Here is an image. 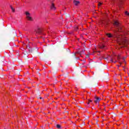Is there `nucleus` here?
I'll use <instances>...</instances> for the list:
<instances>
[{"label": "nucleus", "instance_id": "obj_1", "mask_svg": "<svg viewBox=\"0 0 129 129\" xmlns=\"http://www.w3.org/2000/svg\"><path fill=\"white\" fill-rule=\"evenodd\" d=\"M114 33L115 35L114 37L117 38V42L119 45H124V44L127 42L126 39H122L121 36L118 35L117 31H115Z\"/></svg>", "mask_w": 129, "mask_h": 129}, {"label": "nucleus", "instance_id": "obj_2", "mask_svg": "<svg viewBox=\"0 0 129 129\" xmlns=\"http://www.w3.org/2000/svg\"><path fill=\"white\" fill-rule=\"evenodd\" d=\"M26 15V18L28 20V21H33V19L30 16V13L26 12L25 13Z\"/></svg>", "mask_w": 129, "mask_h": 129}, {"label": "nucleus", "instance_id": "obj_3", "mask_svg": "<svg viewBox=\"0 0 129 129\" xmlns=\"http://www.w3.org/2000/svg\"><path fill=\"white\" fill-rule=\"evenodd\" d=\"M77 54H79V55H85V50H83L82 51L79 50L77 51Z\"/></svg>", "mask_w": 129, "mask_h": 129}, {"label": "nucleus", "instance_id": "obj_4", "mask_svg": "<svg viewBox=\"0 0 129 129\" xmlns=\"http://www.w3.org/2000/svg\"><path fill=\"white\" fill-rule=\"evenodd\" d=\"M95 99L94 100L95 103H97L98 102H99V101H100V100L101 99H100V98H99V97H95Z\"/></svg>", "mask_w": 129, "mask_h": 129}, {"label": "nucleus", "instance_id": "obj_5", "mask_svg": "<svg viewBox=\"0 0 129 129\" xmlns=\"http://www.w3.org/2000/svg\"><path fill=\"white\" fill-rule=\"evenodd\" d=\"M50 9L52 11H55V10H56V7H55V5H54V4L52 3Z\"/></svg>", "mask_w": 129, "mask_h": 129}, {"label": "nucleus", "instance_id": "obj_6", "mask_svg": "<svg viewBox=\"0 0 129 129\" xmlns=\"http://www.w3.org/2000/svg\"><path fill=\"white\" fill-rule=\"evenodd\" d=\"M73 3H74V5L76 6H78V5H79V4H80V2L77 1L76 0H74Z\"/></svg>", "mask_w": 129, "mask_h": 129}, {"label": "nucleus", "instance_id": "obj_7", "mask_svg": "<svg viewBox=\"0 0 129 129\" xmlns=\"http://www.w3.org/2000/svg\"><path fill=\"white\" fill-rule=\"evenodd\" d=\"M36 32L37 34H41L42 30H41V29L38 28Z\"/></svg>", "mask_w": 129, "mask_h": 129}, {"label": "nucleus", "instance_id": "obj_8", "mask_svg": "<svg viewBox=\"0 0 129 129\" xmlns=\"http://www.w3.org/2000/svg\"><path fill=\"white\" fill-rule=\"evenodd\" d=\"M106 36H107L108 38H112V37H113L112 35H111V34L110 33H107Z\"/></svg>", "mask_w": 129, "mask_h": 129}, {"label": "nucleus", "instance_id": "obj_9", "mask_svg": "<svg viewBox=\"0 0 129 129\" xmlns=\"http://www.w3.org/2000/svg\"><path fill=\"white\" fill-rule=\"evenodd\" d=\"M114 25L116 27H118V25H119L118 22H117V21H115L114 23Z\"/></svg>", "mask_w": 129, "mask_h": 129}, {"label": "nucleus", "instance_id": "obj_10", "mask_svg": "<svg viewBox=\"0 0 129 129\" xmlns=\"http://www.w3.org/2000/svg\"><path fill=\"white\" fill-rule=\"evenodd\" d=\"M11 10H12V12H13V13H15V12H16V10H15V9H14L13 7L11 6Z\"/></svg>", "mask_w": 129, "mask_h": 129}, {"label": "nucleus", "instance_id": "obj_11", "mask_svg": "<svg viewBox=\"0 0 129 129\" xmlns=\"http://www.w3.org/2000/svg\"><path fill=\"white\" fill-rule=\"evenodd\" d=\"M57 128H61V125L59 124L56 125Z\"/></svg>", "mask_w": 129, "mask_h": 129}, {"label": "nucleus", "instance_id": "obj_12", "mask_svg": "<svg viewBox=\"0 0 129 129\" xmlns=\"http://www.w3.org/2000/svg\"><path fill=\"white\" fill-rule=\"evenodd\" d=\"M28 51L29 53H32V52H33V49H32V48L30 47V48L28 49Z\"/></svg>", "mask_w": 129, "mask_h": 129}, {"label": "nucleus", "instance_id": "obj_13", "mask_svg": "<svg viewBox=\"0 0 129 129\" xmlns=\"http://www.w3.org/2000/svg\"><path fill=\"white\" fill-rule=\"evenodd\" d=\"M99 48L100 49H103V48H104V45H99Z\"/></svg>", "mask_w": 129, "mask_h": 129}, {"label": "nucleus", "instance_id": "obj_14", "mask_svg": "<svg viewBox=\"0 0 129 129\" xmlns=\"http://www.w3.org/2000/svg\"><path fill=\"white\" fill-rule=\"evenodd\" d=\"M90 102H92V100H89L88 101L87 104H89V103H90Z\"/></svg>", "mask_w": 129, "mask_h": 129}, {"label": "nucleus", "instance_id": "obj_15", "mask_svg": "<svg viewBox=\"0 0 129 129\" xmlns=\"http://www.w3.org/2000/svg\"><path fill=\"white\" fill-rule=\"evenodd\" d=\"M27 47V49L28 50L29 49H30L31 48V47H30V45H27L26 46Z\"/></svg>", "mask_w": 129, "mask_h": 129}, {"label": "nucleus", "instance_id": "obj_16", "mask_svg": "<svg viewBox=\"0 0 129 129\" xmlns=\"http://www.w3.org/2000/svg\"><path fill=\"white\" fill-rule=\"evenodd\" d=\"M102 5V3L99 2V4H98V7H100Z\"/></svg>", "mask_w": 129, "mask_h": 129}, {"label": "nucleus", "instance_id": "obj_17", "mask_svg": "<svg viewBox=\"0 0 129 129\" xmlns=\"http://www.w3.org/2000/svg\"><path fill=\"white\" fill-rule=\"evenodd\" d=\"M117 60H119L120 59V55H118L117 57Z\"/></svg>", "mask_w": 129, "mask_h": 129}, {"label": "nucleus", "instance_id": "obj_18", "mask_svg": "<svg viewBox=\"0 0 129 129\" xmlns=\"http://www.w3.org/2000/svg\"><path fill=\"white\" fill-rule=\"evenodd\" d=\"M113 60H115V58H111L110 59V61H112V62H113Z\"/></svg>", "mask_w": 129, "mask_h": 129}, {"label": "nucleus", "instance_id": "obj_19", "mask_svg": "<svg viewBox=\"0 0 129 129\" xmlns=\"http://www.w3.org/2000/svg\"><path fill=\"white\" fill-rule=\"evenodd\" d=\"M129 13L128 12H127V11H126L125 12V14H126V15H128V14Z\"/></svg>", "mask_w": 129, "mask_h": 129}, {"label": "nucleus", "instance_id": "obj_20", "mask_svg": "<svg viewBox=\"0 0 129 129\" xmlns=\"http://www.w3.org/2000/svg\"><path fill=\"white\" fill-rule=\"evenodd\" d=\"M118 7L119 8H120V3L118 4Z\"/></svg>", "mask_w": 129, "mask_h": 129}, {"label": "nucleus", "instance_id": "obj_21", "mask_svg": "<svg viewBox=\"0 0 129 129\" xmlns=\"http://www.w3.org/2000/svg\"><path fill=\"white\" fill-rule=\"evenodd\" d=\"M116 62H117V61L115 60V61H114V63H116Z\"/></svg>", "mask_w": 129, "mask_h": 129}, {"label": "nucleus", "instance_id": "obj_22", "mask_svg": "<svg viewBox=\"0 0 129 129\" xmlns=\"http://www.w3.org/2000/svg\"><path fill=\"white\" fill-rule=\"evenodd\" d=\"M122 59H123V60H124L125 59V58L123 57Z\"/></svg>", "mask_w": 129, "mask_h": 129}, {"label": "nucleus", "instance_id": "obj_23", "mask_svg": "<svg viewBox=\"0 0 129 129\" xmlns=\"http://www.w3.org/2000/svg\"><path fill=\"white\" fill-rule=\"evenodd\" d=\"M84 124H85V123H83V125H84Z\"/></svg>", "mask_w": 129, "mask_h": 129}, {"label": "nucleus", "instance_id": "obj_24", "mask_svg": "<svg viewBox=\"0 0 129 129\" xmlns=\"http://www.w3.org/2000/svg\"><path fill=\"white\" fill-rule=\"evenodd\" d=\"M117 31H118V32H119V29H117Z\"/></svg>", "mask_w": 129, "mask_h": 129}, {"label": "nucleus", "instance_id": "obj_25", "mask_svg": "<svg viewBox=\"0 0 129 129\" xmlns=\"http://www.w3.org/2000/svg\"><path fill=\"white\" fill-rule=\"evenodd\" d=\"M119 62V63L120 64V65L121 64V62H119V61H118Z\"/></svg>", "mask_w": 129, "mask_h": 129}, {"label": "nucleus", "instance_id": "obj_26", "mask_svg": "<svg viewBox=\"0 0 129 129\" xmlns=\"http://www.w3.org/2000/svg\"><path fill=\"white\" fill-rule=\"evenodd\" d=\"M112 1V2H114V0H111Z\"/></svg>", "mask_w": 129, "mask_h": 129}, {"label": "nucleus", "instance_id": "obj_27", "mask_svg": "<svg viewBox=\"0 0 129 129\" xmlns=\"http://www.w3.org/2000/svg\"><path fill=\"white\" fill-rule=\"evenodd\" d=\"M127 16H129V13L128 14H127Z\"/></svg>", "mask_w": 129, "mask_h": 129}, {"label": "nucleus", "instance_id": "obj_28", "mask_svg": "<svg viewBox=\"0 0 129 129\" xmlns=\"http://www.w3.org/2000/svg\"><path fill=\"white\" fill-rule=\"evenodd\" d=\"M40 99H42V97H40Z\"/></svg>", "mask_w": 129, "mask_h": 129}, {"label": "nucleus", "instance_id": "obj_29", "mask_svg": "<svg viewBox=\"0 0 129 129\" xmlns=\"http://www.w3.org/2000/svg\"><path fill=\"white\" fill-rule=\"evenodd\" d=\"M65 10H66V8H64Z\"/></svg>", "mask_w": 129, "mask_h": 129}]
</instances>
